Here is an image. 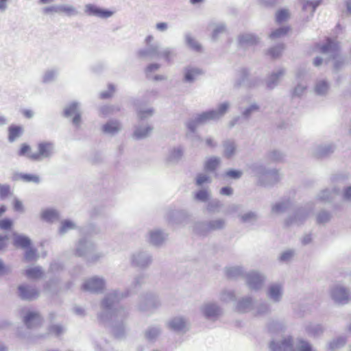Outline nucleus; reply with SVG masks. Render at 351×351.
Returning a JSON list of instances; mask_svg holds the SVG:
<instances>
[{"label": "nucleus", "mask_w": 351, "mask_h": 351, "mask_svg": "<svg viewBox=\"0 0 351 351\" xmlns=\"http://www.w3.org/2000/svg\"><path fill=\"white\" fill-rule=\"evenodd\" d=\"M24 322L29 328H37L42 323V319L38 313L29 311L24 317Z\"/></svg>", "instance_id": "1a4fd4ad"}, {"label": "nucleus", "mask_w": 351, "mask_h": 351, "mask_svg": "<svg viewBox=\"0 0 351 351\" xmlns=\"http://www.w3.org/2000/svg\"><path fill=\"white\" fill-rule=\"evenodd\" d=\"M73 228V223L71 221H64L62 225L60 231L62 232H66L67 230L72 229Z\"/></svg>", "instance_id": "79ce46f5"}, {"label": "nucleus", "mask_w": 351, "mask_h": 351, "mask_svg": "<svg viewBox=\"0 0 351 351\" xmlns=\"http://www.w3.org/2000/svg\"><path fill=\"white\" fill-rule=\"evenodd\" d=\"M58 217V212L53 209H47L43 213V219H57Z\"/></svg>", "instance_id": "a878e982"}, {"label": "nucleus", "mask_w": 351, "mask_h": 351, "mask_svg": "<svg viewBox=\"0 0 351 351\" xmlns=\"http://www.w3.org/2000/svg\"><path fill=\"white\" fill-rule=\"evenodd\" d=\"M201 74V71L197 69H187L185 73V80L191 82L196 78L199 75Z\"/></svg>", "instance_id": "b1692460"}, {"label": "nucleus", "mask_w": 351, "mask_h": 351, "mask_svg": "<svg viewBox=\"0 0 351 351\" xmlns=\"http://www.w3.org/2000/svg\"><path fill=\"white\" fill-rule=\"evenodd\" d=\"M73 116L74 117L73 118V123L76 125H78L81 121L80 114L77 112L76 114H75Z\"/></svg>", "instance_id": "13d9d810"}, {"label": "nucleus", "mask_w": 351, "mask_h": 351, "mask_svg": "<svg viewBox=\"0 0 351 351\" xmlns=\"http://www.w3.org/2000/svg\"><path fill=\"white\" fill-rule=\"evenodd\" d=\"M283 50V47H276L270 49L268 51V54L271 56V58H276L280 56Z\"/></svg>", "instance_id": "c9c22d12"}, {"label": "nucleus", "mask_w": 351, "mask_h": 351, "mask_svg": "<svg viewBox=\"0 0 351 351\" xmlns=\"http://www.w3.org/2000/svg\"><path fill=\"white\" fill-rule=\"evenodd\" d=\"M264 276L258 271H252L247 274L246 281L251 289H259L264 282Z\"/></svg>", "instance_id": "6e6552de"}, {"label": "nucleus", "mask_w": 351, "mask_h": 351, "mask_svg": "<svg viewBox=\"0 0 351 351\" xmlns=\"http://www.w3.org/2000/svg\"><path fill=\"white\" fill-rule=\"evenodd\" d=\"M270 349L271 351H294L290 337L285 338L280 344L271 342Z\"/></svg>", "instance_id": "9b49d317"}, {"label": "nucleus", "mask_w": 351, "mask_h": 351, "mask_svg": "<svg viewBox=\"0 0 351 351\" xmlns=\"http://www.w3.org/2000/svg\"><path fill=\"white\" fill-rule=\"evenodd\" d=\"M296 347L298 351H314L308 342L302 340L298 341Z\"/></svg>", "instance_id": "2f4dec72"}, {"label": "nucleus", "mask_w": 351, "mask_h": 351, "mask_svg": "<svg viewBox=\"0 0 351 351\" xmlns=\"http://www.w3.org/2000/svg\"><path fill=\"white\" fill-rule=\"evenodd\" d=\"M90 246V244L86 241H82L79 243V246L77 247V253L79 255H83L84 252L82 251V248H88Z\"/></svg>", "instance_id": "09e8293b"}, {"label": "nucleus", "mask_w": 351, "mask_h": 351, "mask_svg": "<svg viewBox=\"0 0 351 351\" xmlns=\"http://www.w3.org/2000/svg\"><path fill=\"white\" fill-rule=\"evenodd\" d=\"M220 193L223 195H230L232 193V189L230 186H225L221 189Z\"/></svg>", "instance_id": "864d4df0"}, {"label": "nucleus", "mask_w": 351, "mask_h": 351, "mask_svg": "<svg viewBox=\"0 0 351 351\" xmlns=\"http://www.w3.org/2000/svg\"><path fill=\"white\" fill-rule=\"evenodd\" d=\"M20 296L23 299H32L38 295V292L27 285H21L19 287Z\"/></svg>", "instance_id": "2eb2a0df"}, {"label": "nucleus", "mask_w": 351, "mask_h": 351, "mask_svg": "<svg viewBox=\"0 0 351 351\" xmlns=\"http://www.w3.org/2000/svg\"><path fill=\"white\" fill-rule=\"evenodd\" d=\"M295 252L292 250H287L284 251L280 255V260L283 261H289L293 257Z\"/></svg>", "instance_id": "e433bc0d"}, {"label": "nucleus", "mask_w": 351, "mask_h": 351, "mask_svg": "<svg viewBox=\"0 0 351 351\" xmlns=\"http://www.w3.org/2000/svg\"><path fill=\"white\" fill-rule=\"evenodd\" d=\"M8 237H0V250L4 248L7 245Z\"/></svg>", "instance_id": "4d7b16f0"}, {"label": "nucleus", "mask_w": 351, "mask_h": 351, "mask_svg": "<svg viewBox=\"0 0 351 351\" xmlns=\"http://www.w3.org/2000/svg\"><path fill=\"white\" fill-rule=\"evenodd\" d=\"M11 194L10 186L9 185L0 184V198L5 199Z\"/></svg>", "instance_id": "72a5a7b5"}, {"label": "nucleus", "mask_w": 351, "mask_h": 351, "mask_svg": "<svg viewBox=\"0 0 351 351\" xmlns=\"http://www.w3.org/2000/svg\"><path fill=\"white\" fill-rule=\"evenodd\" d=\"M322 62V59L321 58H316L314 60V64L315 66H319Z\"/></svg>", "instance_id": "774afa93"}, {"label": "nucleus", "mask_w": 351, "mask_h": 351, "mask_svg": "<svg viewBox=\"0 0 351 351\" xmlns=\"http://www.w3.org/2000/svg\"><path fill=\"white\" fill-rule=\"evenodd\" d=\"M162 57H164V58H165L167 60H169L170 56H171V52H170V51H164V52L162 53Z\"/></svg>", "instance_id": "69168bd1"}, {"label": "nucleus", "mask_w": 351, "mask_h": 351, "mask_svg": "<svg viewBox=\"0 0 351 351\" xmlns=\"http://www.w3.org/2000/svg\"><path fill=\"white\" fill-rule=\"evenodd\" d=\"M213 222L212 223L209 224V226H212V229H219L223 226L224 225V221H210Z\"/></svg>", "instance_id": "de8ad7c7"}, {"label": "nucleus", "mask_w": 351, "mask_h": 351, "mask_svg": "<svg viewBox=\"0 0 351 351\" xmlns=\"http://www.w3.org/2000/svg\"><path fill=\"white\" fill-rule=\"evenodd\" d=\"M167 234L159 230H154L149 232V241L151 244L159 246L167 239Z\"/></svg>", "instance_id": "f8f14e48"}, {"label": "nucleus", "mask_w": 351, "mask_h": 351, "mask_svg": "<svg viewBox=\"0 0 351 351\" xmlns=\"http://www.w3.org/2000/svg\"><path fill=\"white\" fill-rule=\"evenodd\" d=\"M8 0H0V10H5Z\"/></svg>", "instance_id": "338daca9"}, {"label": "nucleus", "mask_w": 351, "mask_h": 351, "mask_svg": "<svg viewBox=\"0 0 351 351\" xmlns=\"http://www.w3.org/2000/svg\"><path fill=\"white\" fill-rule=\"evenodd\" d=\"M289 31V27H282L272 32L270 34V38L272 39L278 38L285 36Z\"/></svg>", "instance_id": "393cba45"}, {"label": "nucleus", "mask_w": 351, "mask_h": 351, "mask_svg": "<svg viewBox=\"0 0 351 351\" xmlns=\"http://www.w3.org/2000/svg\"><path fill=\"white\" fill-rule=\"evenodd\" d=\"M344 196L348 199H351V187H348L344 191Z\"/></svg>", "instance_id": "052dcab7"}, {"label": "nucleus", "mask_w": 351, "mask_h": 351, "mask_svg": "<svg viewBox=\"0 0 351 351\" xmlns=\"http://www.w3.org/2000/svg\"><path fill=\"white\" fill-rule=\"evenodd\" d=\"M58 10L60 12H63L68 16H73L77 14L76 9L72 6L69 5H64L58 7Z\"/></svg>", "instance_id": "5701e85b"}, {"label": "nucleus", "mask_w": 351, "mask_h": 351, "mask_svg": "<svg viewBox=\"0 0 351 351\" xmlns=\"http://www.w3.org/2000/svg\"><path fill=\"white\" fill-rule=\"evenodd\" d=\"M224 154L227 158L231 157L235 152V146L233 143L227 142L225 144Z\"/></svg>", "instance_id": "bb28decb"}, {"label": "nucleus", "mask_w": 351, "mask_h": 351, "mask_svg": "<svg viewBox=\"0 0 351 351\" xmlns=\"http://www.w3.org/2000/svg\"><path fill=\"white\" fill-rule=\"evenodd\" d=\"M117 298V294L115 292L110 293L108 297L103 302V306L105 308H109L114 303V299Z\"/></svg>", "instance_id": "cd10ccee"}, {"label": "nucleus", "mask_w": 351, "mask_h": 351, "mask_svg": "<svg viewBox=\"0 0 351 351\" xmlns=\"http://www.w3.org/2000/svg\"><path fill=\"white\" fill-rule=\"evenodd\" d=\"M7 271V268L3 264L2 261L0 260V274H4Z\"/></svg>", "instance_id": "e2e57ef3"}, {"label": "nucleus", "mask_w": 351, "mask_h": 351, "mask_svg": "<svg viewBox=\"0 0 351 351\" xmlns=\"http://www.w3.org/2000/svg\"><path fill=\"white\" fill-rule=\"evenodd\" d=\"M104 281L102 278L98 277H93L88 279L83 284V288L85 290L90 291H97L103 288Z\"/></svg>", "instance_id": "9d476101"}, {"label": "nucleus", "mask_w": 351, "mask_h": 351, "mask_svg": "<svg viewBox=\"0 0 351 351\" xmlns=\"http://www.w3.org/2000/svg\"><path fill=\"white\" fill-rule=\"evenodd\" d=\"M188 44L190 46V47L194 50L199 51L201 49L200 45L192 38L188 39Z\"/></svg>", "instance_id": "a18cd8bd"}, {"label": "nucleus", "mask_w": 351, "mask_h": 351, "mask_svg": "<svg viewBox=\"0 0 351 351\" xmlns=\"http://www.w3.org/2000/svg\"><path fill=\"white\" fill-rule=\"evenodd\" d=\"M328 85L325 82H322L316 86V90L319 93H323L327 90Z\"/></svg>", "instance_id": "c03bdc74"}, {"label": "nucleus", "mask_w": 351, "mask_h": 351, "mask_svg": "<svg viewBox=\"0 0 351 351\" xmlns=\"http://www.w3.org/2000/svg\"><path fill=\"white\" fill-rule=\"evenodd\" d=\"M11 236L13 239L14 245L27 249L25 252L26 259L31 261L37 258L34 250L32 248L29 249L30 240L27 237L16 233H12Z\"/></svg>", "instance_id": "f03ea898"}, {"label": "nucleus", "mask_w": 351, "mask_h": 351, "mask_svg": "<svg viewBox=\"0 0 351 351\" xmlns=\"http://www.w3.org/2000/svg\"><path fill=\"white\" fill-rule=\"evenodd\" d=\"M156 28L160 31H165L167 28V25L165 23H159L156 25Z\"/></svg>", "instance_id": "bf43d9fd"}, {"label": "nucleus", "mask_w": 351, "mask_h": 351, "mask_svg": "<svg viewBox=\"0 0 351 351\" xmlns=\"http://www.w3.org/2000/svg\"><path fill=\"white\" fill-rule=\"evenodd\" d=\"M267 295L274 302L279 301L282 295V285L280 284L271 285L268 289Z\"/></svg>", "instance_id": "ddd939ff"}, {"label": "nucleus", "mask_w": 351, "mask_h": 351, "mask_svg": "<svg viewBox=\"0 0 351 351\" xmlns=\"http://www.w3.org/2000/svg\"><path fill=\"white\" fill-rule=\"evenodd\" d=\"M169 327L176 330L182 332L187 328V322L183 317H174L169 322Z\"/></svg>", "instance_id": "4468645a"}, {"label": "nucleus", "mask_w": 351, "mask_h": 351, "mask_svg": "<svg viewBox=\"0 0 351 351\" xmlns=\"http://www.w3.org/2000/svg\"><path fill=\"white\" fill-rule=\"evenodd\" d=\"M85 12L90 16H95L101 19H108L114 14V11L102 9L93 4H87L85 6Z\"/></svg>", "instance_id": "423d86ee"}, {"label": "nucleus", "mask_w": 351, "mask_h": 351, "mask_svg": "<svg viewBox=\"0 0 351 351\" xmlns=\"http://www.w3.org/2000/svg\"><path fill=\"white\" fill-rule=\"evenodd\" d=\"M267 305L254 304L250 298L246 297L239 300L235 306V310L239 313H246L250 311L255 315H262L267 312Z\"/></svg>", "instance_id": "f257e3e1"}, {"label": "nucleus", "mask_w": 351, "mask_h": 351, "mask_svg": "<svg viewBox=\"0 0 351 351\" xmlns=\"http://www.w3.org/2000/svg\"><path fill=\"white\" fill-rule=\"evenodd\" d=\"M53 150L52 144L42 142L38 144V152L29 155V158L32 160H40L43 158L49 157Z\"/></svg>", "instance_id": "39448f33"}, {"label": "nucleus", "mask_w": 351, "mask_h": 351, "mask_svg": "<svg viewBox=\"0 0 351 351\" xmlns=\"http://www.w3.org/2000/svg\"><path fill=\"white\" fill-rule=\"evenodd\" d=\"M150 131V129L149 128H147L145 131L143 132H141V130L138 129L135 131L134 132V135L137 137V138H142V137H144Z\"/></svg>", "instance_id": "8fccbe9b"}, {"label": "nucleus", "mask_w": 351, "mask_h": 351, "mask_svg": "<svg viewBox=\"0 0 351 351\" xmlns=\"http://www.w3.org/2000/svg\"><path fill=\"white\" fill-rule=\"evenodd\" d=\"M14 208L16 211H21L23 210V204L21 201L15 199L13 202Z\"/></svg>", "instance_id": "5fc2aeb1"}, {"label": "nucleus", "mask_w": 351, "mask_h": 351, "mask_svg": "<svg viewBox=\"0 0 351 351\" xmlns=\"http://www.w3.org/2000/svg\"><path fill=\"white\" fill-rule=\"evenodd\" d=\"M160 67V65L158 64H150L148 65L145 69L147 73H152L156 70H158Z\"/></svg>", "instance_id": "603ef678"}, {"label": "nucleus", "mask_w": 351, "mask_h": 351, "mask_svg": "<svg viewBox=\"0 0 351 351\" xmlns=\"http://www.w3.org/2000/svg\"><path fill=\"white\" fill-rule=\"evenodd\" d=\"M344 341L343 339H337L330 343L329 348L331 350H334L337 348H339L340 346L343 345Z\"/></svg>", "instance_id": "37998d69"}, {"label": "nucleus", "mask_w": 351, "mask_h": 351, "mask_svg": "<svg viewBox=\"0 0 351 351\" xmlns=\"http://www.w3.org/2000/svg\"><path fill=\"white\" fill-rule=\"evenodd\" d=\"M15 180H22L25 182L38 183L40 178L37 175L27 173H18L14 176Z\"/></svg>", "instance_id": "a211bd4d"}, {"label": "nucleus", "mask_w": 351, "mask_h": 351, "mask_svg": "<svg viewBox=\"0 0 351 351\" xmlns=\"http://www.w3.org/2000/svg\"><path fill=\"white\" fill-rule=\"evenodd\" d=\"M330 298L337 303L344 304L350 299L349 291L340 285L332 286L330 289Z\"/></svg>", "instance_id": "7ed1b4c3"}, {"label": "nucleus", "mask_w": 351, "mask_h": 351, "mask_svg": "<svg viewBox=\"0 0 351 351\" xmlns=\"http://www.w3.org/2000/svg\"><path fill=\"white\" fill-rule=\"evenodd\" d=\"M23 115L27 118H31L33 116V112L31 110H24L23 111Z\"/></svg>", "instance_id": "680f3d73"}, {"label": "nucleus", "mask_w": 351, "mask_h": 351, "mask_svg": "<svg viewBox=\"0 0 351 351\" xmlns=\"http://www.w3.org/2000/svg\"><path fill=\"white\" fill-rule=\"evenodd\" d=\"M120 126L117 122H108L103 126V130L106 133L114 134L119 131Z\"/></svg>", "instance_id": "aec40b11"}, {"label": "nucleus", "mask_w": 351, "mask_h": 351, "mask_svg": "<svg viewBox=\"0 0 351 351\" xmlns=\"http://www.w3.org/2000/svg\"><path fill=\"white\" fill-rule=\"evenodd\" d=\"M219 165V160L217 158H210L205 163V169L207 171H215Z\"/></svg>", "instance_id": "4be33fe9"}, {"label": "nucleus", "mask_w": 351, "mask_h": 351, "mask_svg": "<svg viewBox=\"0 0 351 351\" xmlns=\"http://www.w3.org/2000/svg\"><path fill=\"white\" fill-rule=\"evenodd\" d=\"M31 147L29 145L26 143H23L21 145V147L18 152V154L21 156H27L29 158V155L32 154Z\"/></svg>", "instance_id": "c85d7f7f"}, {"label": "nucleus", "mask_w": 351, "mask_h": 351, "mask_svg": "<svg viewBox=\"0 0 351 351\" xmlns=\"http://www.w3.org/2000/svg\"><path fill=\"white\" fill-rule=\"evenodd\" d=\"M202 314L207 318L214 319L221 313V309L213 302L204 303L200 307Z\"/></svg>", "instance_id": "0eeeda50"}, {"label": "nucleus", "mask_w": 351, "mask_h": 351, "mask_svg": "<svg viewBox=\"0 0 351 351\" xmlns=\"http://www.w3.org/2000/svg\"><path fill=\"white\" fill-rule=\"evenodd\" d=\"M346 5L347 8V11L348 14L351 13V0H346Z\"/></svg>", "instance_id": "0e129e2a"}, {"label": "nucleus", "mask_w": 351, "mask_h": 351, "mask_svg": "<svg viewBox=\"0 0 351 351\" xmlns=\"http://www.w3.org/2000/svg\"><path fill=\"white\" fill-rule=\"evenodd\" d=\"M115 90L114 86L112 84L108 86V90L101 93V97L102 99H106L110 97Z\"/></svg>", "instance_id": "a19ab883"}, {"label": "nucleus", "mask_w": 351, "mask_h": 351, "mask_svg": "<svg viewBox=\"0 0 351 351\" xmlns=\"http://www.w3.org/2000/svg\"><path fill=\"white\" fill-rule=\"evenodd\" d=\"M12 226V221H0V228L2 230H7Z\"/></svg>", "instance_id": "3c124183"}, {"label": "nucleus", "mask_w": 351, "mask_h": 351, "mask_svg": "<svg viewBox=\"0 0 351 351\" xmlns=\"http://www.w3.org/2000/svg\"><path fill=\"white\" fill-rule=\"evenodd\" d=\"M23 132V128L19 125H12L8 128V140L10 142L14 141L20 137Z\"/></svg>", "instance_id": "dca6fc26"}, {"label": "nucleus", "mask_w": 351, "mask_h": 351, "mask_svg": "<svg viewBox=\"0 0 351 351\" xmlns=\"http://www.w3.org/2000/svg\"><path fill=\"white\" fill-rule=\"evenodd\" d=\"M43 13L45 14L52 13V12H58V7H55V6L46 7L43 9Z\"/></svg>", "instance_id": "6e6d98bb"}, {"label": "nucleus", "mask_w": 351, "mask_h": 351, "mask_svg": "<svg viewBox=\"0 0 351 351\" xmlns=\"http://www.w3.org/2000/svg\"><path fill=\"white\" fill-rule=\"evenodd\" d=\"M289 12L286 10H280L276 13V19L278 23H281L289 18Z\"/></svg>", "instance_id": "c756f323"}, {"label": "nucleus", "mask_w": 351, "mask_h": 351, "mask_svg": "<svg viewBox=\"0 0 351 351\" xmlns=\"http://www.w3.org/2000/svg\"><path fill=\"white\" fill-rule=\"evenodd\" d=\"M337 44L334 41L328 39L327 43L319 47V50L322 53H328L330 51H335L337 49Z\"/></svg>", "instance_id": "6ab92c4d"}, {"label": "nucleus", "mask_w": 351, "mask_h": 351, "mask_svg": "<svg viewBox=\"0 0 351 351\" xmlns=\"http://www.w3.org/2000/svg\"><path fill=\"white\" fill-rule=\"evenodd\" d=\"M228 104H221L218 107L217 110H210L208 112H205L197 118V123H204L206 121L215 119L223 115L228 110Z\"/></svg>", "instance_id": "20e7f679"}, {"label": "nucleus", "mask_w": 351, "mask_h": 351, "mask_svg": "<svg viewBox=\"0 0 351 351\" xmlns=\"http://www.w3.org/2000/svg\"><path fill=\"white\" fill-rule=\"evenodd\" d=\"M209 178L207 176L200 174L197 177L196 182L197 185H202V184L208 182Z\"/></svg>", "instance_id": "49530a36"}, {"label": "nucleus", "mask_w": 351, "mask_h": 351, "mask_svg": "<svg viewBox=\"0 0 351 351\" xmlns=\"http://www.w3.org/2000/svg\"><path fill=\"white\" fill-rule=\"evenodd\" d=\"M234 298L233 292L230 291H223L220 296V300L223 302H228Z\"/></svg>", "instance_id": "f704fd0d"}, {"label": "nucleus", "mask_w": 351, "mask_h": 351, "mask_svg": "<svg viewBox=\"0 0 351 351\" xmlns=\"http://www.w3.org/2000/svg\"><path fill=\"white\" fill-rule=\"evenodd\" d=\"M242 175V172L238 170H229L226 172V176L232 179L239 178Z\"/></svg>", "instance_id": "58836bf2"}, {"label": "nucleus", "mask_w": 351, "mask_h": 351, "mask_svg": "<svg viewBox=\"0 0 351 351\" xmlns=\"http://www.w3.org/2000/svg\"><path fill=\"white\" fill-rule=\"evenodd\" d=\"M43 271L38 267H30L26 270V275L28 278L36 279L41 277Z\"/></svg>", "instance_id": "412c9836"}, {"label": "nucleus", "mask_w": 351, "mask_h": 351, "mask_svg": "<svg viewBox=\"0 0 351 351\" xmlns=\"http://www.w3.org/2000/svg\"><path fill=\"white\" fill-rule=\"evenodd\" d=\"M64 330V328L60 325H53L51 326L49 331V335L53 336H58L62 334Z\"/></svg>", "instance_id": "7c9ffc66"}, {"label": "nucleus", "mask_w": 351, "mask_h": 351, "mask_svg": "<svg viewBox=\"0 0 351 351\" xmlns=\"http://www.w3.org/2000/svg\"><path fill=\"white\" fill-rule=\"evenodd\" d=\"M133 262L139 266H145L151 262V257L145 253H138L133 256Z\"/></svg>", "instance_id": "f3484780"}, {"label": "nucleus", "mask_w": 351, "mask_h": 351, "mask_svg": "<svg viewBox=\"0 0 351 351\" xmlns=\"http://www.w3.org/2000/svg\"><path fill=\"white\" fill-rule=\"evenodd\" d=\"M159 334V330L156 328H151L149 330H148L147 332H146V337L148 339H154L156 337H157Z\"/></svg>", "instance_id": "ea45409f"}, {"label": "nucleus", "mask_w": 351, "mask_h": 351, "mask_svg": "<svg viewBox=\"0 0 351 351\" xmlns=\"http://www.w3.org/2000/svg\"><path fill=\"white\" fill-rule=\"evenodd\" d=\"M208 193L206 190H200L196 193L195 197V199L205 202L208 199Z\"/></svg>", "instance_id": "4c0bfd02"}, {"label": "nucleus", "mask_w": 351, "mask_h": 351, "mask_svg": "<svg viewBox=\"0 0 351 351\" xmlns=\"http://www.w3.org/2000/svg\"><path fill=\"white\" fill-rule=\"evenodd\" d=\"M77 112V104H71L64 110V114L67 117L75 115Z\"/></svg>", "instance_id": "473e14b6"}]
</instances>
